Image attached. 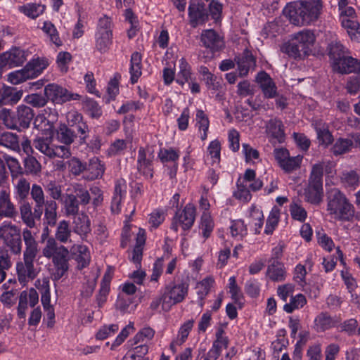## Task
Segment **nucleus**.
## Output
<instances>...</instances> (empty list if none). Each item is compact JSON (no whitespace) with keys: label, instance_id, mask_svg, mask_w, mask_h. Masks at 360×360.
<instances>
[{"label":"nucleus","instance_id":"52","mask_svg":"<svg viewBox=\"0 0 360 360\" xmlns=\"http://www.w3.org/2000/svg\"><path fill=\"white\" fill-rule=\"evenodd\" d=\"M315 327L317 331H324L333 326V321L327 313H321L314 320Z\"/></svg>","mask_w":360,"mask_h":360},{"label":"nucleus","instance_id":"33","mask_svg":"<svg viewBox=\"0 0 360 360\" xmlns=\"http://www.w3.org/2000/svg\"><path fill=\"white\" fill-rule=\"evenodd\" d=\"M214 281L212 277H206L200 282L198 283L195 286L197 295L198 297V304L202 307L204 305V299L210 292V288L213 285Z\"/></svg>","mask_w":360,"mask_h":360},{"label":"nucleus","instance_id":"11","mask_svg":"<svg viewBox=\"0 0 360 360\" xmlns=\"http://www.w3.org/2000/svg\"><path fill=\"white\" fill-rule=\"evenodd\" d=\"M195 219V207L192 204H187L183 210L176 212L171 224V229L177 232L179 227L184 231L189 230Z\"/></svg>","mask_w":360,"mask_h":360},{"label":"nucleus","instance_id":"34","mask_svg":"<svg viewBox=\"0 0 360 360\" xmlns=\"http://www.w3.org/2000/svg\"><path fill=\"white\" fill-rule=\"evenodd\" d=\"M269 265L268 266L266 275L270 279L276 281H281L285 278V271L283 265L278 260L269 261Z\"/></svg>","mask_w":360,"mask_h":360},{"label":"nucleus","instance_id":"19","mask_svg":"<svg viewBox=\"0 0 360 360\" xmlns=\"http://www.w3.org/2000/svg\"><path fill=\"white\" fill-rule=\"evenodd\" d=\"M18 281L20 283H25L29 280L34 279L37 271L34 266V262L23 259V262H18L16 265Z\"/></svg>","mask_w":360,"mask_h":360},{"label":"nucleus","instance_id":"18","mask_svg":"<svg viewBox=\"0 0 360 360\" xmlns=\"http://www.w3.org/2000/svg\"><path fill=\"white\" fill-rule=\"evenodd\" d=\"M22 238L25 248L23 252V259L34 261L38 252V243L30 230L25 229L22 231Z\"/></svg>","mask_w":360,"mask_h":360},{"label":"nucleus","instance_id":"48","mask_svg":"<svg viewBox=\"0 0 360 360\" xmlns=\"http://www.w3.org/2000/svg\"><path fill=\"white\" fill-rule=\"evenodd\" d=\"M309 338V331L307 330H300L298 334V340L295 345L294 350V360H300L302 356V349L307 344Z\"/></svg>","mask_w":360,"mask_h":360},{"label":"nucleus","instance_id":"20","mask_svg":"<svg viewBox=\"0 0 360 360\" xmlns=\"http://www.w3.org/2000/svg\"><path fill=\"white\" fill-rule=\"evenodd\" d=\"M84 178L92 181L102 177L105 172L104 165L96 157L91 158L89 163H85Z\"/></svg>","mask_w":360,"mask_h":360},{"label":"nucleus","instance_id":"3","mask_svg":"<svg viewBox=\"0 0 360 360\" xmlns=\"http://www.w3.org/2000/svg\"><path fill=\"white\" fill-rule=\"evenodd\" d=\"M48 65L49 62L46 58H34L21 70L10 72L8 75V81L17 85L27 79H34L41 75Z\"/></svg>","mask_w":360,"mask_h":360},{"label":"nucleus","instance_id":"13","mask_svg":"<svg viewBox=\"0 0 360 360\" xmlns=\"http://www.w3.org/2000/svg\"><path fill=\"white\" fill-rule=\"evenodd\" d=\"M200 40L203 46L212 53L221 51L225 48L224 37L212 29L203 30Z\"/></svg>","mask_w":360,"mask_h":360},{"label":"nucleus","instance_id":"14","mask_svg":"<svg viewBox=\"0 0 360 360\" xmlns=\"http://www.w3.org/2000/svg\"><path fill=\"white\" fill-rule=\"evenodd\" d=\"M112 29L110 24H100L96 33V49L101 53L108 51L112 43Z\"/></svg>","mask_w":360,"mask_h":360},{"label":"nucleus","instance_id":"50","mask_svg":"<svg viewBox=\"0 0 360 360\" xmlns=\"http://www.w3.org/2000/svg\"><path fill=\"white\" fill-rule=\"evenodd\" d=\"M45 9V6L37 4H27L20 6L19 10L27 16L34 19L41 15Z\"/></svg>","mask_w":360,"mask_h":360},{"label":"nucleus","instance_id":"36","mask_svg":"<svg viewBox=\"0 0 360 360\" xmlns=\"http://www.w3.org/2000/svg\"><path fill=\"white\" fill-rule=\"evenodd\" d=\"M44 223L48 226H53L57 221V208L58 205L55 200H46L44 205Z\"/></svg>","mask_w":360,"mask_h":360},{"label":"nucleus","instance_id":"26","mask_svg":"<svg viewBox=\"0 0 360 360\" xmlns=\"http://www.w3.org/2000/svg\"><path fill=\"white\" fill-rule=\"evenodd\" d=\"M30 194L35 202V216L39 219L42 214V207L46 203L44 191L39 185L33 184L31 188Z\"/></svg>","mask_w":360,"mask_h":360},{"label":"nucleus","instance_id":"54","mask_svg":"<svg viewBox=\"0 0 360 360\" xmlns=\"http://www.w3.org/2000/svg\"><path fill=\"white\" fill-rule=\"evenodd\" d=\"M241 181H237V190L234 191L233 195L236 199L243 202H248L251 200L252 195L247 184H242Z\"/></svg>","mask_w":360,"mask_h":360},{"label":"nucleus","instance_id":"10","mask_svg":"<svg viewBox=\"0 0 360 360\" xmlns=\"http://www.w3.org/2000/svg\"><path fill=\"white\" fill-rule=\"evenodd\" d=\"M0 238L15 255L21 252L22 242L20 229L11 223L4 222L0 226Z\"/></svg>","mask_w":360,"mask_h":360},{"label":"nucleus","instance_id":"60","mask_svg":"<svg viewBox=\"0 0 360 360\" xmlns=\"http://www.w3.org/2000/svg\"><path fill=\"white\" fill-rule=\"evenodd\" d=\"M45 189L49 194L52 200H61L63 198L62 186L54 181H50L46 186Z\"/></svg>","mask_w":360,"mask_h":360},{"label":"nucleus","instance_id":"16","mask_svg":"<svg viewBox=\"0 0 360 360\" xmlns=\"http://www.w3.org/2000/svg\"><path fill=\"white\" fill-rule=\"evenodd\" d=\"M333 70L341 74L360 72V60L352 56H343L331 65Z\"/></svg>","mask_w":360,"mask_h":360},{"label":"nucleus","instance_id":"58","mask_svg":"<svg viewBox=\"0 0 360 360\" xmlns=\"http://www.w3.org/2000/svg\"><path fill=\"white\" fill-rule=\"evenodd\" d=\"M158 158L162 162H176L179 158V153L172 148H161L158 153Z\"/></svg>","mask_w":360,"mask_h":360},{"label":"nucleus","instance_id":"25","mask_svg":"<svg viewBox=\"0 0 360 360\" xmlns=\"http://www.w3.org/2000/svg\"><path fill=\"white\" fill-rule=\"evenodd\" d=\"M127 193V184L123 179H117L115 182L114 195L112 199L111 210L113 212H119L122 198Z\"/></svg>","mask_w":360,"mask_h":360},{"label":"nucleus","instance_id":"29","mask_svg":"<svg viewBox=\"0 0 360 360\" xmlns=\"http://www.w3.org/2000/svg\"><path fill=\"white\" fill-rule=\"evenodd\" d=\"M0 120L8 129L21 131L18 121L17 113L10 109L3 108L0 110Z\"/></svg>","mask_w":360,"mask_h":360},{"label":"nucleus","instance_id":"5","mask_svg":"<svg viewBox=\"0 0 360 360\" xmlns=\"http://www.w3.org/2000/svg\"><path fill=\"white\" fill-rule=\"evenodd\" d=\"M294 39L297 41L296 44H294V59L304 58L309 55H323V49H316L315 47V36L313 32L309 30L302 31Z\"/></svg>","mask_w":360,"mask_h":360},{"label":"nucleus","instance_id":"59","mask_svg":"<svg viewBox=\"0 0 360 360\" xmlns=\"http://www.w3.org/2000/svg\"><path fill=\"white\" fill-rule=\"evenodd\" d=\"M155 335V330L150 328L146 327L141 329L133 338L132 345H138L140 342H147L153 339Z\"/></svg>","mask_w":360,"mask_h":360},{"label":"nucleus","instance_id":"46","mask_svg":"<svg viewBox=\"0 0 360 360\" xmlns=\"http://www.w3.org/2000/svg\"><path fill=\"white\" fill-rule=\"evenodd\" d=\"M21 219L22 221L32 229L35 226V219H38L35 216V213H32V207L28 202H23L20 208Z\"/></svg>","mask_w":360,"mask_h":360},{"label":"nucleus","instance_id":"55","mask_svg":"<svg viewBox=\"0 0 360 360\" xmlns=\"http://www.w3.org/2000/svg\"><path fill=\"white\" fill-rule=\"evenodd\" d=\"M11 257L8 252L4 248L0 249V280H4L6 276V271L11 266Z\"/></svg>","mask_w":360,"mask_h":360},{"label":"nucleus","instance_id":"2","mask_svg":"<svg viewBox=\"0 0 360 360\" xmlns=\"http://www.w3.org/2000/svg\"><path fill=\"white\" fill-rule=\"evenodd\" d=\"M327 211L335 220L351 221L355 216V207L340 189L330 190L327 195Z\"/></svg>","mask_w":360,"mask_h":360},{"label":"nucleus","instance_id":"17","mask_svg":"<svg viewBox=\"0 0 360 360\" xmlns=\"http://www.w3.org/2000/svg\"><path fill=\"white\" fill-rule=\"evenodd\" d=\"M225 326L220 325L216 329L215 339L214 340L212 347L209 349L212 354L220 356L222 351L226 349L230 344V340L226 335Z\"/></svg>","mask_w":360,"mask_h":360},{"label":"nucleus","instance_id":"8","mask_svg":"<svg viewBox=\"0 0 360 360\" xmlns=\"http://www.w3.org/2000/svg\"><path fill=\"white\" fill-rule=\"evenodd\" d=\"M44 95L48 101H50L54 104H63L71 101H77L82 96L70 91L66 88L56 84H49L44 87Z\"/></svg>","mask_w":360,"mask_h":360},{"label":"nucleus","instance_id":"31","mask_svg":"<svg viewBox=\"0 0 360 360\" xmlns=\"http://www.w3.org/2000/svg\"><path fill=\"white\" fill-rule=\"evenodd\" d=\"M141 61L142 57L141 55L139 52H134L132 53L131 56L130 60V68H129V73H130V80L132 84H135L137 82L139 78L141 77Z\"/></svg>","mask_w":360,"mask_h":360},{"label":"nucleus","instance_id":"45","mask_svg":"<svg viewBox=\"0 0 360 360\" xmlns=\"http://www.w3.org/2000/svg\"><path fill=\"white\" fill-rule=\"evenodd\" d=\"M191 79V66L184 58L179 60V71L176 77V82L184 85Z\"/></svg>","mask_w":360,"mask_h":360},{"label":"nucleus","instance_id":"41","mask_svg":"<svg viewBox=\"0 0 360 360\" xmlns=\"http://www.w3.org/2000/svg\"><path fill=\"white\" fill-rule=\"evenodd\" d=\"M255 66V60L252 54L246 53L238 61V70L240 77H245L249 70Z\"/></svg>","mask_w":360,"mask_h":360},{"label":"nucleus","instance_id":"9","mask_svg":"<svg viewBox=\"0 0 360 360\" xmlns=\"http://www.w3.org/2000/svg\"><path fill=\"white\" fill-rule=\"evenodd\" d=\"M188 284L184 281L170 283L162 290L166 297L165 307L180 303L184 300L188 295Z\"/></svg>","mask_w":360,"mask_h":360},{"label":"nucleus","instance_id":"38","mask_svg":"<svg viewBox=\"0 0 360 360\" xmlns=\"http://www.w3.org/2000/svg\"><path fill=\"white\" fill-rule=\"evenodd\" d=\"M214 227V223L210 213L203 212L200 218L199 229L205 240L210 237Z\"/></svg>","mask_w":360,"mask_h":360},{"label":"nucleus","instance_id":"47","mask_svg":"<svg viewBox=\"0 0 360 360\" xmlns=\"http://www.w3.org/2000/svg\"><path fill=\"white\" fill-rule=\"evenodd\" d=\"M195 119L199 131H202V133H200V139L204 141L207 137V131L210 126L209 119L202 110H197Z\"/></svg>","mask_w":360,"mask_h":360},{"label":"nucleus","instance_id":"56","mask_svg":"<svg viewBox=\"0 0 360 360\" xmlns=\"http://www.w3.org/2000/svg\"><path fill=\"white\" fill-rule=\"evenodd\" d=\"M67 164L70 173L74 176L80 175L82 173L84 172L86 169L85 163L75 157H72L68 160Z\"/></svg>","mask_w":360,"mask_h":360},{"label":"nucleus","instance_id":"57","mask_svg":"<svg viewBox=\"0 0 360 360\" xmlns=\"http://www.w3.org/2000/svg\"><path fill=\"white\" fill-rule=\"evenodd\" d=\"M75 137V132L67 127H60L58 132L59 141L64 143L63 146H67L69 148L70 144L73 143Z\"/></svg>","mask_w":360,"mask_h":360},{"label":"nucleus","instance_id":"63","mask_svg":"<svg viewBox=\"0 0 360 360\" xmlns=\"http://www.w3.org/2000/svg\"><path fill=\"white\" fill-rule=\"evenodd\" d=\"M193 323L194 321L193 320H188L181 326L179 330L178 339L176 340L177 345H181L186 341L193 326Z\"/></svg>","mask_w":360,"mask_h":360},{"label":"nucleus","instance_id":"53","mask_svg":"<svg viewBox=\"0 0 360 360\" xmlns=\"http://www.w3.org/2000/svg\"><path fill=\"white\" fill-rule=\"evenodd\" d=\"M13 210L6 189L0 190V216H8Z\"/></svg>","mask_w":360,"mask_h":360},{"label":"nucleus","instance_id":"37","mask_svg":"<svg viewBox=\"0 0 360 360\" xmlns=\"http://www.w3.org/2000/svg\"><path fill=\"white\" fill-rule=\"evenodd\" d=\"M352 141L349 139L338 138L331 147V153L335 156L341 155L351 151Z\"/></svg>","mask_w":360,"mask_h":360},{"label":"nucleus","instance_id":"22","mask_svg":"<svg viewBox=\"0 0 360 360\" xmlns=\"http://www.w3.org/2000/svg\"><path fill=\"white\" fill-rule=\"evenodd\" d=\"M256 81L259 84L266 97L274 98L276 96V86L266 72L264 71L259 72L257 75Z\"/></svg>","mask_w":360,"mask_h":360},{"label":"nucleus","instance_id":"1","mask_svg":"<svg viewBox=\"0 0 360 360\" xmlns=\"http://www.w3.org/2000/svg\"><path fill=\"white\" fill-rule=\"evenodd\" d=\"M72 231L70 222L66 220H61L58 222L55 231V238H49L42 250L44 257L51 259L53 269L51 273V278L53 281L60 280L68 271L69 269V250L61 243H70Z\"/></svg>","mask_w":360,"mask_h":360},{"label":"nucleus","instance_id":"24","mask_svg":"<svg viewBox=\"0 0 360 360\" xmlns=\"http://www.w3.org/2000/svg\"><path fill=\"white\" fill-rule=\"evenodd\" d=\"M22 94V90H17L11 86L4 88L0 92V108L3 105L16 104L21 99Z\"/></svg>","mask_w":360,"mask_h":360},{"label":"nucleus","instance_id":"61","mask_svg":"<svg viewBox=\"0 0 360 360\" xmlns=\"http://www.w3.org/2000/svg\"><path fill=\"white\" fill-rule=\"evenodd\" d=\"M41 30L49 37L51 41L56 46L62 45V41L53 24H44Z\"/></svg>","mask_w":360,"mask_h":360},{"label":"nucleus","instance_id":"51","mask_svg":"<svg viewBox=\"0 0 360 360\" xmlns=\"http://www.w3.org/2000/svg\"><path fill=\"white\" fill-rule=\"evenodd\" d=\"M280 210L274 207L272 208L266 219L264 233L267 235L271 234L278 225L279 221Z\"/></svg>","mask_w":360,"mask_h":360},{"label":"nucleus","instance_id":"42","mask_svg":"<svg viewBox=\"0 0 360 360\" xmlns=\"http://www.w3.org/2000/svg\"><path fill=\"white\" fill-rule=\"evenodd\" d=\"M347 52V49L340 41H333L328 45V56L330 65L338 60Z\"/></svg>","mask_w":360,"mask_h":360},{"label":"nucleus","instance_id":"23","mask_svg":"<svg viewBox=\"0 0 360 360\" xmlns=\"http://www.w3.org/2000/svg\"><path fill=\"white\" fill-rule=\"evenodd\" d=\"M91 230V221L86 214L81 213L74 218L73 231L79 235L82 239L87 236Z\"/></svg>","mask_w":360,"mask_h":360},{"label":"nucleus","instance_id":"40","mask_svg":"<svg viewBox=\"0 0 360 360\" xmlns=\"http://www.w3.org/2000/svg\"><path fill=\"white\" fill-rule=\"evenodd\" d=\"M340 181L345 187L355 189L360 184V176L356 170L345 171L341 174Z\"/></svg>","mask_w":360,"mask_h":360},{"label":"nucleus","instance_id":"35","mask_svg":"<svg viewBox=\"0 0 360 360\" xmlns=\"http://www.w3.org/2000/svg\"><path fill=\"white\" fill-rule=\"evenodd\" d=\"M277 293L283 302H287L289 298V302L284 305L283 309L288 313L292 312V285L291 284L281 285L278 288Z\"/></svg>","mask_w":360,"mask_h":360},{"label":"nucleus","instance_id":"43","mask_svg":"<svg viewBox=\"0 0 360 360\" xmlns=\"http://www.w3.org/2000/svg\"><path fill=\"white\" fill-rule=\"evenodd\" d=\"M0 146L13 150L19 149V139L16 134L12 132L0 133Z\"/></svg>","mask_w":360,"mask_h":360},{"label":"nucleus","instance_id":"15","mask_svg":"<svg viewBox=\"0 0 360 360\" xmlns=\"http://www.w3.org/2000/svg\"><path fill=\"white\" fill-rule=\"evenodd\" d=\"M153 158L152 154L146 148L141 147L139 149L137 169L146 179H152L153 176Z\"/></svg>","mask_w":360,"mask_h":360},{"label":"nucleus","instance_id":"39","mask_svg":"<svg viewBox=\"0 0 360 360\" xmlns=\"http://www.w3.org/2000/svg\"><path fill=\"white\" fill-rule=\"evenodd\" d=\"M266 133L271 137L281 142L284 136L281 121L276 119L270 120L266 124Z\"/></svg>","mask_w":360,"mask_h":360},{"label":"nucleus","instance_id":"32","mask_svg":"<svg viewBox=\"0 0 360 360\" xmlns=\"http://www.w3.org/2000/svg\"><path fill=\"white\" fill-rule=\"evenodd\" d=\"M67 216L76 215L79 212V202L72 193L63 195L60 200Z\"/></svg>","mask_w":360,"mask_h":360},{"label":"nucleus","instance_id":"49","mask_svg":"<svg viewBox=\"0 0 360 360\" xmlns=\"http://www.w3.org/2000/svg\"><path fill=\"white\" fill-rule=\"evenodd\" d=\"M110 278L105 275L101 282L99 292L96 296V302L99 307H101L107 300L110 292Z\"/></svg>","mask_w":360,"mask_h":360},{"label":"nucleus","instance_id":"7","mask_svg":"<svg viewBox=\"0 0 360 360\" xmlns=\"http://www.w3.org/2000/svg\"><path fill=\"white\" fill-rule=\"evenodd\" d=\"M322 10L321 0H300L294 2L295 20L311 22L319 20Z\"/></svg>","mask_w":360,"mask_h":360},{"label":"nucleus","instance_id":"12","mask_svg":"<svg viewBox=\"0 0 360 360\" xmlns=\"http://www.w3.org/2000/svg\"><path fill=\"white\" fill-rule=\"evenodd\" d=\"M27 56V51L19 47L13 46L0 54V65L8 66L9 68L21 66L26 61Z\"/></svg>","mask_w":360,"mask_h":360},{"label":"nucleus","instance_id":"4","mask_svg":"<svg viewBox=\"0 0 360 360\" xmlns=\"http://www.w3.org/2000/svg\"><path fill=\"white\" fill-rule=\"evenodd\" d=\"M32 144L37 150L50 159L56 158L65 159L71 156L70 148L67 146L54 143L51 136H37Z\"/></svg>","mask_w":360,"mask_h":360},{"label":"nucleus","instance_id":"21","mask_svg":"<svg viewBox=\"0 0 360 360\" xmlns=\"http://www.w3.org/2000/svg\"><path fill=\"white\" fill-rule=\"evenodd\" d=\"M188 15L191 22H205L209 20L204 4L197 0H192L190 2Z\"/></svg>","mask_w":360,"mask_h":360},{"label":"nucleus","instance_id":"6","mask_svg":"<svg viewBox=\"0 0 360 360\" xmlns=\"http://www.w3.org/2000/svg\"><path fill=\"white\" fill-rule=\"evenodd\" d=\"M323 166L322 163L315 164L313 166L309 185L304 192L307 201L312 204L318 205L323 200Z\"/></svg>","mask_w":360,"mask_h":360},{"label":"nucleus","instance_id":"62","mask_svg":"<svg viewBox=\"0 0 360 360\" xmlns=\"http://www.w3.org/2000/svg\"><path fill=\"white\" fill-rule=\"evenodd\" d=\"M73 188L75 195L77 199L79 200V203L84 205L89 204L91 200V195L88 190L80 184H75Z\"/></svg>","mask_w":360,"mask_h":360},{"label":"nucleus","instance_id":"44","mask_svg":"<svg viewBox=\"0 0 360 360\" xmlns=\"http://www.w3.org/2000/svg\"><path fill=\"white\" fill-rule=\"evenodd\" d=\"M315 129L317 134V139L321 145L328 146L333 141V136L329 131L328 127L321 123L316 124Z\"/></svg>","mask_w":360,"mask_h":360},{"label":"nucleus","instance_id":"30","mask_svg":"<svg viewBox=\"0 0 360 360\" xmlns=\"http://www.w3.org/2000/svg\"><path fill=\"white\" fill-rule=\"evenodd\" d=\"M71 251L75 255L78 266L80 269L84 268L89 265L91 256L89 248L86 245H74L71 248Z\"/></svg>","mask_w":360,"mask_h":360},{"label":"nucleus","instance_id":"64","mask_svg":"<svg viewBox=\"0 0 360 360\" xmlns=\"http://www.w3.org/2000/svg\"><path fill=\"white\" fill-rule=\"evenodd\" d=\"M231 233L233 237H243L247 234V228L244 221L238 219L233 221L230 226Z\"/></svg>","mask_w":360,"mask_h":360},{"label":"nucleus","instance_id":"28","mask_svg":"<svg viewBox=\"0 0 360 360\" xmlns=\"http://www.w3.org/2000/svg\"><path fill=\"white\" fill-rule=\"evenodd\" d=\"M275 158L280 167L285 172L292 171V158L290 156V152L285 148H276L274 150Z\"/></svg>","mask_w":360,"mask_h":360},{"label":"nucleus","instance_id":"27","mask_svg":"<svg viewBox=\"0 0 360 360\" xmlns=\"http://www.w3.org/2000/svg\"><path fill=\"white\" fill-rule=\"evenodd\" d=\"M16 113L20 130L29 128L34 117L33 110L27 105H20L17 107Z\"/></svg>","mask_w":360,"mask_h":360}]
</instances>
